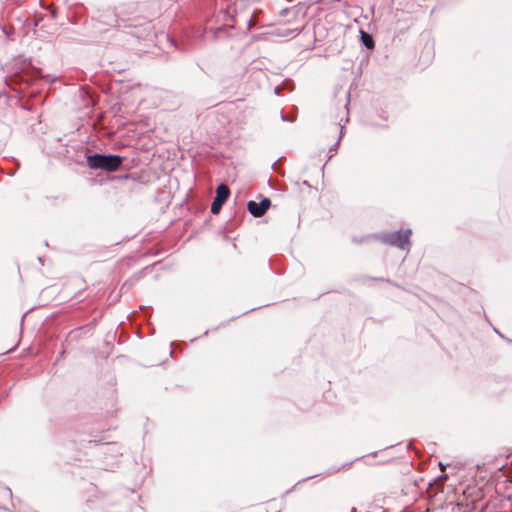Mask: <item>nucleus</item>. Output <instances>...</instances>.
<instances>
[{
	"label": "nucleus",
	"instance_id": "f257e3e1",
	"mask_svg": "<svg viewBox=\"0 0 512 512\" xmlns=\"http://www.w3.org/2000/svg\"><path fill=\"white\" fill-rule=\"evenodd\" d=\"M87 164L90 169L114 172L121 166L122 158L118 155L93 154L87 157Z\"/></svg>",
	"mask_w": 512,
	"mask_h": 512
},
{
	"label": "nucleus",
	"instance_id": "f03ea898",
	"mask_svg": "<svg viewBox=\"0 0 512 512\" xmlns=\"http://www.w3.org/2000/svg\"><path fill=\"white\" fill-rule=\"evenodd\" d=\"M230 190L227 185L220 184L216 189V197L214 198L211 205V213L218 214L222 208V205L228 199Z\"/></svg>",
	"mask_w": 512,
	"mask_h": 512
},
{
	"label": "nucleus",
	"instance_id": "7ed1b4c3",
	"mask_svg": "<svg viewBox=\"0 0 512 512\" xmlns=\"http://www.w3.org/2000/svg\"><path fill=\"white\" fill-rule=\"evenodd\" d=\"M270 200L268 198H264L261 202L257 203L255 201H249L247 204V209L251 215L254 217L263 216L268 208L270 207Z\"/></svg>",
	"mask_w": 512,
	"mask_h": 512
},
{
	"label": "nucleus",
	"instance_id": "20e7f679",
	"mask_svg": "<svg viewBox=\"0 0 512 512\" xmlns=\"http://www.w3.org/2000/svg\"><path fill=\"white\" fill-rule=\"evenodd\" d=\"M349 100L347 101L345 105V110L343 111V115L340 117L338 124L335 126V133L337 134V141L341 139L344 123H347L349 121V109H348Z\"/></svg>",
	"mask_w": 512,
	"mask_h": 512
},
{
	"label": "nucleus",
	"instance_id": "39448f33",
	"mask_svg": "<svg viewBox=\"0 0 512 512\" xmlns=\"http://www.w3.org/2000/svg\"><path fill=\"white\" fill-rule=\"evenodd\" d=\"M409 234H410V231L407 230L403 233H396L392 239H391V242L395 245H397L398 247L404 249L407 247L408 245V240H409Z\"/></svg>",
	"mask_w": 512,
	"mask_h": 512
},
{
	"label": "nucleus",
	"instance_id": "423d86ee",
	"mask_svg": "<svg viewBox=\"0 0 512 512\" xmlns=\"http://www.w3.org/2000/svg\"><path fill=\"white\" fill-rule=\"evenodd\" d=\"M360 33H361V38H362V42H363V44H364L368 49L373 48V46H374V42H373L372 37H371L369 34H367V33H365L364 31H362V30L360 31Z\"/></svg>",
	"mask_w": 512,
	"mask_h": 512
},
{
	"label": "nucleus",
	"instance_id": "0eeeda50",
	"mask_svg": "<svg viewBox=\"0 0 512 512\" xmlns=\"http://www.w3.org/2000/svg\"><path fill=\"white\" fill-rule=\"evenodd\" d=\"M282 120H283V121H287V120H288V118H286L284 115H282ZM289 121H293V119H289Z\"/></svg>",
	"mask_w": 512,
	"mask_h": 512
}]
</instances>
